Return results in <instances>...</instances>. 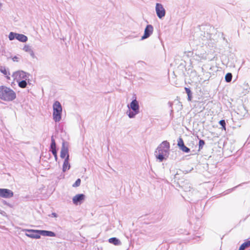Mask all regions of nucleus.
<instances>
[{
  "label": "nucleus",
  "mask_w": 250,
  "mask_h": 250,
  "mask_svg": "<svg viewBox=\"0 0 250 250\" xmlns=\"http://www.w3.org/2000/svg\"><path fill=\"white\" fill-rule=\"evenodd\" d=\"M53 156L55 158L56 161H57L58 159L57 154L54 155Z\"/></svg>",
  "instance_id": "nucleus-34"
},
{
  "label": "nucleus",
  "mask_w": 250,
  "mask_h": 250,
  "mask_svg": "<svg viewBox=\"0 0 250 250\" xmlns=\"http://www.w3.org/2000/svg\"><path fill=\"white\" fill-rule=\"evenodd\" d=\"M188 171H186V173H188Z\"/></svg>",
  "instance_id": "nucleus-39"
},
{
  "label": "nucleus",
  "mask_w": 250,
  "mask_h": 250,
  "mask_svg": "<svg viewBox=\"0 0 250 250\" xmlns=\"http://www.w3.org/2000/svg\"><path fill=\"white\" fill-rule=\"evenodd\" d=\"M53 109V119L55 122H59L62 119V106L59 101L54 103Z\"/></svg>",
  "instance_id": "nucleus-3"
},
{
  "label": "nucleus",
  "mask_w": 250,
  "mask_h": 250,
  "mask_svg": "<svg viewBox=\"0 0 250 250\" xmlns=\"http://www.w3.org/2000/svg\"><path fill=\"white\" fill-rule=\"evenodd\" d=\"M14 195L13 192L7 188H0V197L10 198Z\"/></svg>",
  "instance_id": "nucleus-11"
},
{
  "label": "nucleus",
  "mask_w": 250,
  "mask_h": 250,
  "mask_svg": "<svg viewBox=\"0 0 250 250\" xmlns=\"http://www.w3.org/2000/svg\"><path fill=\"white\" fill-rule=\"evenodd\" d=\"M19 58L18 57H17V56H15L13 58H12V60L14 61V62H19Z\"/></svg>",
  "instance_id": "nucleus-32"
},
{
  "label": "nucleus",
  "mask_w": 250,
  "mask_h": 250,
  "mask_svg": "<svg viewBox=\"0 0 250 250\" xmlns=\"http://www.w3.org/2000/svg\"><path fill=\"white\" fill-rule=\"evenodd\" d=\"M177 146L179 149L185 153H189L190 151V148L185 145L183 139L180 137L177 141Z\"/></svg>",
  "instance_id": "nucleus-13"
},
{
  "label": "nucleus",
  "mask_w": 250,
  "mask_h": 250,
  "mask_svg": "<svg viewBox=\"0 0 250 250\" xmlns=\"http://www.w3.org/2000/svg\"><path fill=\"white\" fill-rule=\"evenodd\" d=\"M168 104H169L170 107H172V104L171 102H169Z\"/></svg>",
  "instance_id": "nucleus-36"
},
{
  "label": "nucleus",
  "mask_w": 250,
  "mask_h": 250,
  "mask_svg": "<svg viewBox=\"0 0 250 250\" xmlns=\"http://www.w3.org/2000/svg\"><path fill=\"white\" fill-rule=\"evenodd\" d=\"M205 141L202 139H199V150L202 149L203 146L205 145Z\"/></svg>",
  "instance_id": "nucleus-28"
},
{
  "label": "nucleus",
  "mask_w": 250,
  "mask_h": 250,
  "mask_svg": "<svg viewBox=\"0 0 250 250\" xmlns=\"http://www.w3.org/2000/svg\"><path fill=\"white\" fill-rule=\"evenodd\" d=\"M159 146L165 148L166 150L169 152L170 149V144L167 141H164Z\"/></svg>",
  "instance_id": "nucleus-21"
},
{
  "label": "nucleus",
  "mask_w": 250,
  "mask_h": 250,
  "mask_svg": "<svg viewBox=\"0 0 250 250\" xmlns=\"http://www.w3.org/2000/svg\"><path fill=\"white\" fill-rule=\"evenodd\" d=\"M30 56L32 57V58H35L36 56L35 55L34 52L33 51V50H31L30 52H28Z\"/></svg>",
  "instance_id": "nucleus-31"
},
{
  "label": "nucleus",
  "mask_w": 250,
  "mask_h": 250,
  "mask_svg": "<svg viewBox=\"0 0 250 250\" xmlns=\"http://www.w3.org/2000/svg\"><path fill=\"white\" fill-rule=\"evenodd\" d=\"M1 6H2V4H1V3L0 2V9L1 8Z\"/></svg>",
  "instance_id": "nucleus-38"
},
{
  "label": "nucleus",
  "mask_w": 250,
  "mask_h": 250,
  "mask_svg": "<svg viewBox=\"0 0 250 250\" xmlns=\"http://www.w3.org/2000/svg\"><path fill=\"white\" fill-rule=\"evenodd\" d=\"M8 38L10 41H13L16 39L22 42H25L28 40V38L26 36L13 32H10Z\"/></svg>",
  "instance_id": "nucleus-4"
},
{
  "label": "nucleus",
  "mask_w": 250,
  "mask_h": 250,
  "mask_svg": "<svg viewBox=\"0 0 250 250\" xmlns=\"http://www.w3.org/2000/svg\"><path fill=\"white\" fill-rule=\"evenodd\" d=\"M30 74L22 70L17 71L13 73L12 77L14 80H22L28 78Z\"/></svg>",
  "instance_id": "nucleus-6"
},
{
  "label": "nucleus",
  "mask_w": 250,
  "mask_h": 250,
  "mask_svg": "<svg viewBox=\"0 0 250 250\" xmlns=\"http://www.w3.org/2000/svg\"><path fill=\"white\" fill-rule=\"evenodd\" d=\"M49 151L52 152L53 155L57 154L58 149L57 148L56 143L53 136H51V144L49 147Z\"/></svg>",
  "instance_id": "nucleus-14"
},
{
  "label": "nucleus",
  "mask_w": 250,
  "mask_h": 250,
  "mask_svg": "<svg viewBox=\"0 0 250 250\" xmlns=\"http://www.w3.org/2000/svg\"><path fill=\"white\" fill-rule=\"evenodd\" d=\"M155 155L156 158L159 160V162H162L168 157V154H165L161 152V153L158 152H157V153H155Z\"/></svg>",
  "instance_id": "nucleus-17"
},
{
  "label": "nucleus",
  "mask_w": 250,
  "mask_h": 250,
  "mask_svg": "<svg viewBox=\"0 0 250 250\" xmlns=\"http://www.w3.org/2000/svg\"><path fill=\"white\" fill-rule=\"evenodd\" d=\"M27 84H31V83L30 82V80L29 79H27Z\"/></svg>",
  "instance_id": "nucleus-35"
},
{
  "label": "nucleus",
  "mask_w": 250,
  "mask_h": 250,
  "mask_svg": "<svg viewBox=\"0 0 250 250\" xmlns=\"http://www.w3.org/2000/svg\"><path fill=\"white\" fill-rule=\"evenodd\" d=\"M246 183H242L241 184H239V185L237 186H235V187L232 188H230V189H229L228 190H227V193H230V192H231L232 191H233L235 188H237L239 186H241L242 184H245Z\"/></svg>",
  "instance_id": "nucleus-30"
},
{
  "label": "nucleus",
  "mask_w": 250,
  "mask_h": 250,
  "mask_svg": "<svg viewBox=\"0 0 250 250\" xmlns=\"http://www.w3.org/2000/svg\"><path fill=\"white\" fill-rule=\"evenodd\" d=\"M51 216L54 217H57V214L55 212H53L51 214Z\"/></svg>",
  "instance_id": "nucleus-33"
},
{
  "label": "nucleus",
  "mask_w": 250,
  "mask_h": 250,
  "mask_svg": "<svg viewBox=\"0 0 250 250\" xmlns=\"http://www.w3.org/2000/svg\"><path fill=\"white\" fill-rule=\"evenodd\" d=\"M16 98V92L6 86H0V99L6 102H11Z\"/></svg>",
  "instance_id": "nucleus-1"
},
{
  "label": "nucleus",
  "mask_w": 250,
  "mask_h": 250,
  "mask_svg": "<svg viewBox=\"0 0 250 250\" xmlns=\"http://www.w3.org/2000/svg\"><path fill=\"white\" fill-rule=\"evenodd\" d=\"M0 72L3 74V75H4L8 79H10V77H9L10 73L5 66H0Z\"/></svg>",
  "instance_id": "nucleus-20"
},
{
  "label": "nucleus",
  "mask_w": 250,
  "mask_h": 250,
  "mask_svg": "<svg viewBox=\"0 0 250 250\" xmlns=\"http://www.w3.org/2000/svg\"><path fill=\"white\" fill-rule=\"evenodd\" d=\"M250 246V240H247L245 242L241 244L238 250H245L246 248Z\"/></svg>",
  "instance_id": "nucleus-22"
},
{
  "label": "nucleus",
  "mask_w": 250,
  "mask_h": 250,
  "mask_svg": "<svg viewBox=\"0 0 250 250\" xmlns=\"http://www.w3.org/2000/svg\"><path fill=\"white\" fill-rule=\"evenodd\" d=\"M155 10L157 16L159 19H161L165 16L166 10L161 3L156 4Z\"/></svg>",
  "instance_id": "nucleus-9"
},
{
  "label": "nucleus",
  "mask_w": 250,
  "mask_h": 250,
  "mask_svg": "<svg viewBox=\"0 0 250 250\" xmlns=\"http://www.w3.org/2000/svg\"><path fill=\"white\" fill-rule=\"evenodd\" d=\"M81 182V180L80 178L77 179L75 182L72 185V187L74 188H76L80 186Z\"/></svg>",
  "instance_id": "nucleus-27"
},
{
  "label": "nucleus",
  "mask_w": 250,
  "mask_h": 250,
  "mask_svg": "<svg viewBox=\"0 0 250 250\" xmlns=\"http://www.w3.org/2000/svg\"><path fill=\"white\" fill-rule=\"evenodd\" d=\"M60 157L62 159L69 158L68 142L63 141L61 147Z\"/></svg>",
  "instance_id": "nucleus-7"
},
{
  "label": "nucleus",
  "mask_w": 250,
  "mask_h": 250,
  "mask_svg": "<svg viewBox=\"0 0 250 250\" xmlns=\"http://www.w3.org/2000/svg\"><path fill=\"white\" fill-rule=\"evenodd\" d=\"M23 50L25 51V52H29L31 50H32V48L31 46H30L28 45H25L24 46L23 48Z\"/></svg>",
  "instance_id": "nucleus-29"
},
{
  "label": "nucleus",
  "mask_w": 250,
  "mask_h": 250,
  "mask_svg": "<svg viewBox=\"0 0 250 250\" xmlns=\"http://www.w3.org/2000/svg\"><path fill=\"white\" fill-rule=\"evenodd\" d=\"M162 152L165 154H169V152H167L166 149L164 148H162L161 146H158L156 149V150L155 151V153H160Z\"/></svg>",
  "instance_id": "nucleus-25"
},
{
  "label": "nucleus",
  "mask_w": 250,
  "mask_h": 250,
  "mask_svg": "<svg viewBox=\"0 0 250 250\" xmlns=\"http://www.w3.org/2000/svg\"><path fill=\"white\" fill-rule=\"evenodd\" d=\"M127 107L129 110L127 111L126 114L129 118H134L139 113V102L136 98L131 101L129 104L127 105Z\"/></svg>",
  "instance_id": "nucleus-2"
},
{
  "label": "nucleus",
  "mask_w": 250,
  "mask_h": 250,
  "mask_svg": "<svg viewBox=\"0 0 250 250\" xmlns=\"http://www.w3.org/2000/svg\"><path fill=\"white\" fill-rule=\"evenodd\" d=\"M219 125L222 126V129L223 130H226V121L225 120H221L219 122Z\"/></svg>",
  "instance_id": "nucleus-26"
},
{
  "label": "nucleus",
  "mask_w": 250,
  "mask_h": 250,
  "mask_svg": "<svg viewBox=\"0 0 250 250\" xmlns=\"http://www.w3.org/2000/svg\"><path fill=\"white\" fill-rule=\"evenodd\" d=\"M40 234L44 236L56 237V234L52 231L46 230H41Z\"/></svg>",
  "instance_id": "nucleus-16"
},
{
  "label": "nucleus",
  "mask_w": 250,
  "mask_h": 250,
  "mask_svg": "<svg viewBox=\"0 0 250 250\" xmlns=\"http://www.w3.org/2000/svg\"><path fill=\"white\" fill-rule=\"evenodd\" d=\"M15 81L18 83V86L21 88H25L27 85V79Z\"/></svg>",
  "instance_id": "nucleus-19"
},
{
  "label": "nucleus",
  "mask_w": 250,
  "mask_h": 250,
  "mask_svg": "<svg viewBox=\"0 0 250 250\" xmlns=\"http://www.w3.org/2000/svg\"><path fill=\"white\" fill-rule=\"evenodd\" d=\"M185 90L186 93L188 95V101H191L192 99V93L190 89V88L185 87Z\"/></svg>",
  "instance_id": "nucleus-23"
},
{
  "label": "nucleus",
  "mask_w": 250,
  "mask_h": 250,
  "mask_svg": "<svg viewBox=\"0 0 250 250\" xmlns=\"http://www.w3.org/2000/svg\"><path fill=\"white\" fill-rule=\"evenodd\" d=\"M232 74L230 72L227 73L225 77V81L227 83H230L232 80Z\"/></svg>",
  "instance_id": "nucleus-24"
},
{
  "label": "nucleus",
  "mask_w": 250,
  "mask_h": 250,
  "mask_svg": "<svg viewBox=\"0 0 250 250\" xmlns=\"http://www.w3.org/2000/svg\"><path fill=\"white\" fill-rule=\"evenodd\" d=\"M223 40L224 41H227V40L226 39L225 37H223Z\"/></svg>",
  "instance_id": "nucleus-37"
},
{
  "label": "nucleus",
  "mask_w": 250,
  "mask_h": 250,
  "mask_svg": "<svg viewBox=\"0 0 250 250\" xmlns=\"http://www.w3.org/2000/svg\"><path fill=\"white\" fill-rule=\"evenodd\" d=\"M70 164L69 163V158H66L63 161L62 165V170L63 172H65L66 170L70 168Z\"/></svg>",
  "instance_id": "nucleus-15"
},
{
  "label": "nucleus",
  "mask_w": 250,
  "mask_h": 250,
  "mask_svg": "<svg viewBox=\"0 0 250 250\" xmlns=\"http://www.w3.org/2000/svg\"><path fill=\"white\" fill-rule=\"evenodd\" d=\"M23 231L25 232V235L28 237L33 239H40L41 234H40L41 230L32 229H24Z\"/></svg>",
  "instance_id": "nucleus-5"
},
{
  "label": "nucleus",
  "mask_w": 250,
  "mask_h": 250,
  "mask_svg": "<svg viewBox=\"0 0 250 250\" xmlns=\"http://www.w3.org/2000/svg\"><path fill=\"white\" fill-rule=\"evenodd\" d=\"M108 242L115 246H119L121 244L120 240L116 237H112L109 238L108 239Z\"/></svg>",
  "instance_id": "nucleus-18"
},
{
  "label": "nucleus",
  "mask_w": 250,
  "mask_h": 250,
  "mask_svg": "<svg viewBox=\"0 0 250 250\" xmlns=\"http://www.w3.org/2000/svg\"><path fill=\"white\" fill-rule=\"evenodd\" d=\"M201 29H203L205 30L203 34V31H201V36H202L203 37V38L202 39L203 40H210L211 39V34L208 32V30L209 31H211V30H213L214 28L212 27L211 26H209V25H206V26H202V28Z\"/></svg>",
  "instance_id": "nucleus-8"
},
{
  "label": "nucleus",
  "mask_w": 250,
  "mask_h": 250,
  "mask_svg": "<svg viewBox=\"0 0 250 250\" xmlns=\"http://www.w3.org/2000/svg\"><path fill=\"white\" fill-rule=\"evenodd\" d=\"M153 31V27L151 24H147L144 31V35L141 37V40H143L149 38Z\"/></svg>",
  "instance_id": "nucleus-10"
},
{
  "label": "nucleus",
  "mask_w": 250,
  "mask_h": 250,
  "mask_svg": "<svg viewBox=\"0 0 250 250\" xmlns=\"http://www.w3.org/2000/svg\"><path fill=\"white\" fill-rule=\"evenodd\" d=\"M85 196L84 194H78L72 198L73 203L75 205L81 204L85 199Z\"/></svg>",
  "instance_id": "nucleus-12"
}]
</instances>
